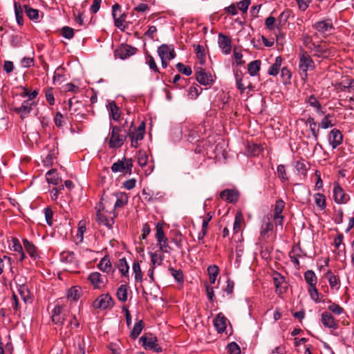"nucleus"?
I'll use <instances>...</instances> for the list:
<instances>
[{
  "label": "nucleus",
  "mask_w": 354,
  "mask_h": 354,
  "mask_svg": "<svg viewBox=\"0 0 354 354\" xmlns=\"http://www.w3.org/2000/svg\"><path fill=\"white\" fill-rule=\"evenodd\" d=\"M220 197L227 203H236L239 198V193L234 189H225L220 193Z\"/></svg>",
  "instance_id": "obj_21"
},
{
  "label": "nucleus",
  "mask_w": 354,
  "mask_h": 354,
  "mask_svg": "<svg viewBox=\"0 0 354 354\" xmlns=\"http://www.w3.org/2000/svg\"><path fill=\"white\" fill-rule=\"evenodd\" d=\"M302 41L303 44L308 48L310 51H313V47L316 44L313 42L312 37L308 34H304L302 35Z\"/></svg>",
  "instance_id": "obj_57"
},
{
  "label": "nucleus",
  "mask_w": 354,
  "mask_h": 354,
  "mask_svg": "<svg viewBox=\"0 0 354 354\" xmlns=\"http://www.w3.org/2000/svg\"><path fill=\"white\" fill-rule=\"evenodd\" d=\"M54 122L57 127L62 128L66 124V119L62 113L57 112L54 117Z\"/></svg>",
  "instance_id": "obj_59"
},
{
  "label": "nucleus",
  "mask_w": 354,
  "mask_h": 354,
  "mask_svg": "<svg viewBox=\"0 0 354 354\" xmlns=\"http://www.w3.org/2000/svg\"><path fill=\"white\" fill-rule=\"evenodd\" d=\"M207 272L209 278L210 283L213 284L215 283L216 277L219 273V268L216 265H211L207 268Z\"/></svg>",
  "instance_id": "obj_42"
},
{
  "label": "nucleus",
  "mask_w": 354,
  "mask_h": 354,
  "mask_svg": "<svg viewBox=\"0 0 354 354\" xmlns=\"http://www.w3.org/2000/svg\"><path fill=\"white\" fill-rule=\"evenodd\" d=\"M196 79L198 82L204 86L209 85L213 82L212 75L207 74L202 68H199L196 71Z\"/></svg>",
  "instance_id": "obj_18"
},
{
  "label": "nucleus",
  "mask_w": 354,
  "mask_h": 354,
  "mask_svg": "<svg viewBox=\"0 0 354 354\" xmlns=\"http://www.w3.org/2000/svg\"><path fill=\"white\" fill-rule=\"evenodd\" d=\"M15 13L17 24L20 26L23 25V8L21 5L17 2H15Z\"/></svg>",
  "instance_id": "obj_46"
},
{
  "label": "nucleus",
  "mask_w": 354,
  "mask_h": 354,
  "mask_svg": "<svg viewBox=\"0 0 354 354\" xmlns=\"http://www.w3.org/2000/svg\"><path fill=\"white\" fill-rule=\"evenodd\" d=\"M148 162V156L147 153L144 151H139L138 153V165L143 167L147 165Z\"/></svg>",
  "instance_id": "obj_60"
},
{
  "label": "nucleus",
  "mask_w": 354,
  "mask_h": 354,
  "mask_svg": "<svg viewBox=\"0 0 354 354\" xmlns=\"http://www.w3.org/2000/svg\"><path fill=\"white\" fill-rule=\"evenodd\" d=\"M60 261L76 268L78 267L79 261L73 251L65 250L60 253Z\"/></svg>",
  "instance_id": "obj_12"
},
{
  "label": "nucleus",
  "mask_w": 354,
  "mask_h": 354,
  "mask_svg": "<svg viewBox=\"0 0 354 354\" xmlns=\"http://www.w3.org/2000/svg\"><path fill=\"white\" fill-rule=\"evenodd\" d=\"M117 266L122 276L129 277V266L125 257L119 259Z\"/></svg>",
  "instance_id": "obj_40"
},
{
  "label": "nucleus",
  "mask_w": 354,
  "mask_h": 354,
  "mask_svg": "<svg viewBox=\"0 0 354 354\" xmlns=\"http://www.w3.org/2000/svg\"><path fill=\"white\" fill-rule=\"evenodd\" d=\"M294 167L298 172V174L301 175L305 176L308 169L306 162L301 159L300 160H297L293 162Z\"/></svg>",
  "instance_id": "obj_36"
},
{
  "label": "nucleus",
  "mask_w": 354,
  "mask_h": 354,
  "mask_svg": "<svg viewBox=\"0 0 354 354\" xmlns=\"http://www.w3.org/2000/svg\"><path fill=\"white\" fill-rule=\"evenodd\" d=\"M281 77L282 78L283 83L287 84L290 82L292 73L287 67H283L281 69Z\"/></svg>",
  "instance_id": "obj_55"
},
{
  "label": "nucleus",
  "mask_w": 354,
  "mask_h": 354,
  "mask_svg": "<svg viewBox=\"0 0 354 354\" xmlns=\"http://www.w3.org/2000/svg\"><path fill=\"white\" fill-rule=\"evenodd\" d=\"M282 63V58L278 56L275 58L274 63L269 68L268 73L272 76H276L281 68Z\"/></svg>",
  "instance_id": "obj_35"
},
{
  "label": "nucleus",
  "mask_w": 354,
  "mask_h": 354,
  "mask_svg": "<svg viewBox=\"0 0 354 354\" xmlns=\"http://www.w3.org/2000/svg\"><path fill=\"white\" fill-rule=\"evenodd\" d=\"M121 129L117 126H111V138L109 142L110 148H120L124 144L125 137L121 133Z\"/></svg>",
  "instance_id": "obj_3"
},
{
  "label": "nucleus",
  "mask_w": 354,
  "mask_h": 354,
  "mask_svg": "<svg viewBox=\"0 0 354 354\" xmlns=\"http://www.w3.org/2000/svg\"><path fill=\"white\" fill-rule=\"evenodd\" d=\"M333 199L337 204L346 203L349 196L346 194L343 188L338 183H335L333 189Z\"/></svg>",
  "instance_id": "obj_8"
},
{
  "label": "nucleus",
  "mask_w": 354,
  "mask_h": 354,
  "mask_svg": "<svg viewBox=\"0 0 354 354\" xmlns=\"http://www.w3.org/2000/svg\"><path fill=\"white\" fill-rule=\"evenodd\" d=\"M157 245L159 247L160 252L163 253L170 254L171 248L168 244L167 238L161 240V241H158Z\"/></svg>",
  "instance_id": "obj_54"
},
{
  "label": "nucleus",
  "mask_w": 354,
  "mask_h": 354,
  "mask_svg": "<svg viewBox=\"0 0 354 354\" xmlns=\"http://www.w3.org/2000/svg\"><path fill=\"white\" fill-rule=\"evenodd\" d=\"M325 277L328 279L331 288L338 290L340 286V279L339 277L335 275L331 270H328L325 274Z\"/></svg>",
  "instance_id": "obj_26"
},
{
  "label": "nucleus",
  "mask_w": 354,
  "mask_h": 354,
  "mask_svg": "<svg viewBox=\"0 0 354 354\" xmlns=\"http://www.w3.org/2000/svg\"><path fill=\"white\" fill-rule=\"evenodd\" d=\"M140 342H142V346L145 349H150L156 353H160L162 351L158 344L157 337L151 333L142 336L140 338Z\"/></svg>",
  "instance_id": "obj_4"
},
{
  "label": "nucleus",
  "mask_w": 354,
  "mask_h": 354,
  "mask_svg": "<svg viewBox=\"0 0 354 354\" xmlns=\"http://www.w3.org/2000/svg\"><path fill=\"white\" fill-rule=\"evenodd\" d=\"M99 269L106 273H109L112 270V264L108 256H104L98 264Z\"/></svg>",
  "instance_id": "obj_32"
},
{
  "label": "nucleus",
  "mask_w": 354,
  "mask_h": 354,
  "mask_svg": "<svg viewBox=\"0 0 354 354\" xmlns=\"http://www.w3.org/2000/svg\"><path fill=\"white\" fill-rule=\"evenodd\" d=\"M330 303V304L328 306V309L335 315H339L344 312V308L339 304L332 303L331 301Z\"/></svg>",
  "instance_id": "obj_64"
},
{
  "label": "nucleus",
  "mask_w": 354,
  "mask_h": 354,
  "mask_svg": "<svg viewBox=\"0 0 354 354\" xmlns=\"http://www.w3.org/2000/svg\"><path fill=\"white\" fill-rule=\"evenodd\" d=\"M145 133L136 130L134 132H129L128 136L131 138V147L137 148L138 147V141L144 138Z\"/></svg>",
  "instance_id": "obj_33"
},
{
  "label": "nucleus",
  "mask_w": 354,
  "mask_h": 354,
  "mask_svg": "<svg viewBox=\"0 0 354 354\" xmlns=\"http://www.w3.org/2000/svg\"><path fill=\"white\" fill-rule=\"evenodd\" d=\"M137 50L135 47L127 44H122L115 50V55L122 59H125L136 54Z\"/></svg>",
  "instance_id": "obj_6"
},
{
  "label": "nucleus",
  "mask_w": 354,
  "mask_h": 354,
  "mask_svg": "<svg viewBox=\"0 0 354 354\" xmlns=\"http://www.w3.org/2000/svg\"><path fill=\"white\" fill-rule=\"evenodd\" d=\"M145 62L147 64L151 70H152L154 73H160L158 67L156 65V61L154 58L149 53H147L145 55Z\"/></svg>",
  "instance_id": "obj_44"
},
{
  "label": "nucleus",
  "mask_w": 354,
  "mask_h": 354,
  "mask_svg": "<svg viewBox=\"0 0 354 354\" xmlns=\"http://www.w3.org/2000/svg\"><path fill=\"white\" fill-rule=\"evenodd\" d=\"M151 261L152 263V266L155 268L156 265L160 266L164 260V256L162 254H159L157 252H149V253Z\"/></svg>",
  "instance_id": "obj_48"
},
{
  "label": "nucleus",
  "mask_w": 354,
  "mask_h": 354,
  "mask_svg": "<svg viewBox=\"0 0 354 354\" xmlns=\"http://www.w3.org/2000/svg\"><path fill=\"white\" fill-rule=\"evenodd\" d=\"M155 237L158 241H161V240L166 239L164 230H163V226L161 223H158L156 225V234Z\"/></svg>",
  "instance_id": "obj_58"
},
{
  "label": "nucleus",
  "mask_w": 354,
  "mask_h": 354,
  "mask_svg": "<svg viewBox=\"0 0 354 354\" xmlns=\"http://www.w3.org/2000/svg\"><path fill=\"white\" fill-rule=\"evenodd\" d=\"M81 292L82 290L79 286H73L68 290L67 297L73 301H77L80 298Z\"/></svg>",
  "instance_id": "obj_43"
},
{
  "label": "nucleus",
  "mask_w": 354,
  "mask_h": 354,
  "mask_svg": "<svg viewBox=\"0 0 354 354\" xmlns=\"http://www.w3.org/2000/svg\"><path fill=\"white\" fill-rule=\"evenodd\" d=\"M261 61L259 59L250 62L248 65V73L251 76H255L257 75L261 67Z\"/></svg>",
  "instance_id": "obj_39"
},
{
  "label": "nucleus",
  "mask_w": 354,
  "mask_h": 354,
  "mask_svg": "<svg viewBox=\"0 0 354 354\" xmlns=\"http://www.w3.org/2000/svg\"><path fill=\"white\" fill-rule=\"evenodd\" d=\"M51 319L55 324H63L65 320V314L63 313V307L59 305H56L53 311Z\"/></svg>",
  "instance_id": "obj_17"
},
{
  "label": "nucleus",
  "mask_w": 354,
  "mask_h": 354,
  "mask_svg": "<svg viewBox=\"0 0 354 354\" xmlns=\"http://www.w3.org/2000/svg\"><path fill=\"white\" fill-rule=\"evenodd\" d=\"M24 249L30 257L36 261L40 258L39 251L38 248L30 241L27 239H23L22 240Z\"/></svg>",
  "instance_id": "obj_13"
},
{
  "label": "nucleus",
  "mask_w": 354,
  "mask_h": 354,
  "mask_svg": "<svg viewBox=\"0 0 354 354\" xmlns=\"http://www.w3.org/2000/svg\"><path fill=\"white\" fill-rule=\"evenodd\" d=\"M88 279L95 288H99L101 283V274L99 272H92L89 274Z\"/></svg>",
  "instance_id": "obj_51"
},
{
  "label": "nucleus",
  "mask_w": 354,
  "mask_h": 354,
  "mask_svg": "<svg viewBox=\"0 0 354 354\" xmlns=\"http://www.w3.org/2000/svg\"><path fill=\"white\" fill-rule=\"evenodd\" d=\"M32 104L29 100L24 101L19 107H15L14 110L16 113H21V118L23 119L30 113L32 109Z\"/></svg>",
  "instance_id": "obj_25"
},
{
  "label": "nucleus",
  "mask_w": 354,
  "mask_h": 354,
  "mask_svg": "<svg viewBox=\"0 0 354 354\" xmlns=\"http://www.w3.org/2000/svg\"><path fill=\"white\" fill-rule=\"evenodd\" d=\"M328 142L332 148L336 149L343 141V136L341 131L337 129H333L330 131L328 137Z\"/></svg>",
  "instance_id": "obj_14"
},
{
  "label": "nucleus",
  "mask_w": 354,
  "mask_h": 354,
  "mask_svg": "<svg viewBox=\"0 0 354 354\" xmlns=\"http://www.w3.org/2000/svg\"><path fill=\"white\" fill-rule=\"evenodd\" d=\"M158 54L160 59L171 60L176 57L174 48L172 45L162 44L158 48Z\"/></svg>",
  "instance_id": "obj_10"
},
{
  "label": "nucleus",
  "mask_w": 354,
  "mask_h": 354,
  "mask_svg": "<svg viewBox=\"0 0 354 354\" xmlns=\"http://www.w3.org/2000/svg\"><path fill=\"white\" fill-rule=\"evenodd\" d=\"M305 102L313 108L317 114H324V111H322V106L320 102L314 95H311L307 97L305 100Z\"/></svg>",
  "instance_id": "obj_22"
},
{
  "label": "nucleus",
  "mask_w": 354,
  "mask_h": 354,
  "mask_svg": "<svg viewBox=\"0 0 354 354\" xmlns=\"http://www.w3.org/2000/svg\"><path fill=\"white\" fill-rule=\"evenodd\" d=\"M18 292L25 303L30 299V291L27 285L24 283L17 284Z\"/></svg>",
  "instance_id": "obj_38"
},
{
  "label": "nucleus",
  "mask_w": 354,
  "mask_h": 354,
  "mask_svg": "<svg viewBox=\"0 0 354 354\" xmlns=\"http://www.w3.org/2000/svg\"><path fill=\"white\" fill-rule=\"evenodd\" d=\"M118 299L121 301H126L127 300V286L125 284L121 285L116 292Z\"/></svg>",
  "instance_id": "obj_47"
},
{
  "label": "nucleus",
  "mask_w": 354,
  "mask_h": 354,
  "mask_svg": "<svg viewBox=\"0 0 354 354\" xmlns=\"http://www.w3.org/2000/svg\"><path fill=\"white\" fill-rule=\"evenodd\" d=\"M194 51L196 54L198 59L200 61L201 64H204L205 62V49L204 47L200 44L194 45Z\"/></svg>",
  "instance_id": "obj_49"
},
{
  "label": "nucleus",
  "mask_w": 354,
  "mask_h": 354,
  "mask_svg": "<svg viewBox=\"0 0 354 354\" xmlns=\"http://www.w3.org/2000/svg\"><path fill=\"white\" fill-rule=\"evenodd\" d=\"M312 52L314 56L318 57H326L330 54V50L327 47L326 43L324 41H320L319 44H315Z\"/></svg>",
  "instance_id": "obj_20"
},
{
  "label": "nucleus",
  "mask_w": 354,
  "mask_h": 354,
  "mask_svg": "<svg viewBox=\"0 0 354 354\" xmlns=\"http://www.w3.org/2000/svg\"><path fill=\"white\" fill-rule=\"evenodd\" d=\"M109 116L113 120L118 121L120 118V111L119 107L116 105L115 102H111L109 103L107 106Z\"/></svg>",
  "instance_id": "obj_31"
},
{
  "label": "nucleus",
  "mask_w": 354,
  "mask_h": 354,
  "mask_svg": "<svg viewBox=\"0 0 354 354\" xmlns=\"http://www.w3.org/2000/svg\"><path fill=\"white\" fill-rule=\"evenodd\" d=\"M304 279L306 283L309 285V287H313L316 286L317 282V278L314 271L309 270L304 273Z\"/></svg>",
  "instance_id": "obj_41"
},
{
  "label": "nucleus",
  "mask_w": 354,
  "mask_h": 354,
  "mask_svg": "<svg viewBox=\"0 0 354 354\" xmlns=\"http://www.w3.org/2000/svg\"><path fill=\"white\" fill-rule=\"evenodd\" d=\"M272 278L276 288V292L278 295L280 296L285 293L287 290L288 286L285 281L284 277L279 272H274Z\"/></svg>",
  "instance_id": "obj_11"
},
{
  "label": "nucleus",
  "mask_w": 354,
  "mask_h": 354,
  "mask_svg": "<svg viewBox=\"0 0 354 354\" xmlns=\"http://www.w3.org/2000/svg\"><path fill=\"white\" fill-rule=\"evenodd\" d=\"M315 203L317 207H319L321 209H326V197L324 194L321 193H317L314 194Z\"/></svg>",
  "instance_id": "obj_45"
},
{
  "label": "nucleus",
  "mask_w": 354,
  "mask_h": 354,
  "mask_svg": "<svg viewBox=\"0 0 354 354\" xmlns=\"http://www.w3.org/2000/svg\"><path fill=\"white\" fill-rule=\"evenodd\" d=\"M144 199L149 203L156 201L162 197V195L160 192L155 193L152 190H148L146 189H143L142 192Z\"/></svg>",
  "instance_id": "obj_28"
},
{
  "label": "nucleus",
  "mask_w": 354,
  "mask_h": 354,
  "mask_svg": "<svg viewBox=\"0 0 354 354\" xmlns=\"http://www.w3.org/2000/svg\"><path fill=\"white\" fill-rule=\"evenodd\" d=\"M46 180L48 183L55 185H59L62 183V179L58 176L55 169L48 171L46 174Z\"/></svg>",
  "instance_id": "obj_30"
},
{
  "label": "nucleus",
  "mask_w": 354,
  "mask_h": 354,
  "mask_svg": "<svg viewBox=\"0 0 354 354\" xmlns=\"http://www.w3.org/2000/svg\"><path fill=\"white\" fill-rule=\"evenodd\" d=\"M313 27L320 33H325L334 28L331 19H329L317 21Z\"/></svg>",
  "instance_id": "obj_19"
},
{
  "label": "nucleus",
  "mask_w": 354,
  "mask_h": 354,
  "mask_svg": "<svg viewBox=\"0 0 354 354\" xmlns=\"http://www.w3.org/2000/svg\"><path fill=\"white\" fill-rule=\"evenodd\" d=\"M299 251L300 248L292 247L291 251L289 252V257L297 269H299L300 268V263L298 259V258L301 257L300 254L298 252Z\"/></svg>",
  "instance_id": "obj_37"
},
{
  "label": "nucleus",
  "mask_w": 354,
  "mask_h": 354,
  "mask_svg": "<svg viewBox=\"0 0 354 354\" xmlns=\"http://www.w3.org/2000/svg\"><path fill=\"white\" fill-rule=\"evenodd\" d=\"M234 76L236 82V87L241 91V93H243L247 87L249 88L251 86V83L250 82L249 80H248L247 82V85H245V84L243 82L244 80L243 77V75L241 72L239 73L238 71H236L234 73ZM247 80H248V78H247Z\"/></svg>",
  "instance_id": "obj_27"
},
{
  "label": "nucleus",
  "mask_w": 354,
  "mask_h": 354,
  "mask_svg": "<svg viewBox=\"0 0 354 354\" xmlns=\"http://www.w3.org/2000/svg\"><path fill=\"white\" fill-rule=\"evenodd\" d=\"M168 270L170 274L174 277L177 282L183 281V273L181 270H176L174 268L170 267Z\"/></svg>",
  "instance_id": "obj_56"
},
{
  "label": "nucleus",
  "mask_w": 354,
  "mask_h": 354,
  "mask_svg": "<svg viewBox=\"0 0 354 354\" xmlns=\"http://www.w3.org/2000/svg\"><path fill=\"white\" fill-rule=\"evenodd\" d=\"M133 271L135 274V279L137 281H142V272L138 261H135L133 263Z\"/></svg>",
  "instance_id": "obj_50"
},
{
  "label": "nucleus",
  "mask_w": 354,
  "mask_h": 354,
  "mask_svg": "<svg viewBox=\"0 0 354 354\" xmlns=\"http://www.w3.org/2000/svg\"><path fill=\"white\" fill-rule=\"evenodd\" d=\"M25 11L27 16L31 20H37L39 18V11L37 9L30 8L29 6H24Z\"/></svg>",
  "instance_id": "obj_52"
},
{
  "label": "nucleus",
  "mask_w": 354,
  "mask_h": 354,
  "mask_svg": "<svg viewBox=\"0 0 354 354\" xmlns=\"http://www.w3.org/2000/svg\"><path fill=\"white\" fill-rule=\"evenodd\" d=\"M111 171L114 173L117 172H122L125 174V169L124 166V160H118L117 162H114L111 166Z\"/></svg>",
  "instance_id": "obj_62"
},
{
  "label": "nucleus",
  "mask_w": 354,
  "mask_h": 354,
  "mask_svg": "<svg viewBox=\"0 0 354 354\" xmlns=\"http://www.w3.org/2000/svg\"><path fill=\"white\" fill-rule=\"evenodd\" d=\"M308 292L310 296V298L316 303L322 302V300L319 299V293L318 292L317 288H316V286H314L313 287H309Z\"/></svg>",
  "instance_id": "obj_63"
},
{
  "label": "nucleus",
  "mask_w": 354,
  "mask_h": 354,
  "mask_svg": "<svg viewBox=\"0 0 354 354\" xmlns=\"http://www.w3.org/2000/svg\"><path fill=\"white\" fill-rule=\"evenodd\" d=\"M285 203L282 200H277L274 204L273 216H282V212L284 209Z\"/></svg>",
  "instance_id": "obj_61"
},
{
  "label": "nucleus",
  "mask_w": 354,
  "mask_h": 354,
  "mask_svg": "<svg viewBox=\"0 0 354 354\" xmlns=\"http://www.w3.org/2000/svg\"><path fill=\"white\" fill-rule=\"evenodd\" d=\"M274 230V225L270 218H265L261 227L260 236L265 238L269 232H272Z\"/></svg>",
  "instance_id": "obj_24"
},
{
  "label": "nucleus",
  "mask_w": 354,
  "mask_h": 354,
  "mask_svg": "<svg viewBox=\"0 0 354 354\" xmlns=\"http://www.w3.org/2000/svg\"><path fill=\"white\" fill-rule=\"evenodd\" d=\"M113 305V299L109 294H102L93 302L95 309L105 310Z\"/></svg>",
  "instance_id": "obj_7"
},
{
  "label": "nucleus",
  "mask_w": 354,
  "mask_h": 354,
  "mask_svg": "<svg viewBox=\"0 0 354 354\" xmlns=\"http://www.w3.org/2000/svg\"><path fill=\"white\" fill-rule=\"evenodd\" d=\"M218 43L223 53L225 55L230 53L232 50V40L228 36L219 33Z\"/></svg>",
  "instance_id": "obj_16"
},
{
  "label": "nucleus",
  "mask_w": 354,
  "mask_h": 354,
  "mask_svg": "<svg viewBox=\"0 0 354 354\" xmlns=\"http://www.w3.org/2000/svg\"><path fill=\"white\" fill-rule=\"evenodd\" d=\"M126 15L122 13H119V17L114 19L115 26L120 29L122 31H124L126 26L124 25Z\"/></svg>",
  "instance_id": "obj_53"
},
{
  "label": "nucleus",
  "mask_w": 354,
  "mask_h": 354,
  "mask_svg": "<svg viewBox=\"0 0 354 354\" xmlns=\"http://www.w3.org/2000/svg\"><path fill=\"white\" fill-rule=\"evenodd\" d=\"M301 120L304 121L306 124L309 125V129L312 133V136L315 141L316 142V145H318L320 147H322V145H320L318 142V138L319 134V124L317 125V123L315 122V119L311 116H309L306 120L304 119H302Z\"/></svg>",
  "instance_id": "obj_15"
},
{
  "label": "nucleus",
  "mask_w": 354,
  "mask_h": 354,
  "mask_svg": "<svg viewBox=\"0 0 354 354\" xmlns=\"http://www.w3.org/2000/svg\"><path fill=\"white\" fill-rule=\"evenodd\" d=\"M214 325L219 333H223L227 327V319L219 313L214 320Z\"/></svg>",
  "instance_id": "obj_23"
},
{
  "label": "nucleus",
  "mask_w": 354,
  "mask_h": 354,
  "mask_svg": "<svg viewBox=\"0 0 354 354\" xmlns=\"http://www.w3.org/2000/svg\"><path fill=\"white\" fill-rule=\"evenodd\" d=\"M321 322L327 328L336 330L339 328L338 321L335 319L330 313L327 311L322 313Z\"/></svg>",
  "instance_id": "obj_9"
},
{
  "label": "nucleus",
  "mask_w": 354,
  "mask_h": 354,
  "mask_svg": "<svg viewBox=\"0 0 354 354\" xmlns=\"http://www.w3.org/2000/svg\"><path fill=\"white\" fill-rule=\"evenodd\" d=\"M69 111L72 119L75 118L76 120L81 122L82 120L86 118V114L81 113L80 109L82 108V104L79 101H76L75 103L73 102V99L71 98L68 100Z\"/></svg>",
  "instance_id": "obj_5"
},
{
  "label": "nucleus",
  "mask_w": 354,
  "mask_h": 354,
  "mask_svg": "<svg viewBox=\"0 0 354 354\" xmlns=\"http://www.w3.org/2000/svg\"><path fill=\"white\" fill-rule=\"evenodd\" d=\"M95 209L97 222L107 227L109 229H111L114 224V218L118 216L115 209L109 211L102 201L97 205Z\"/></svg>",
  "instance_id": "obj_1"
},
{
  "label": "nucleus",
  "mask_w": 354,
  "mask_h": 354,
  "mask_svg": "<svg viewBox=\"0 0 354 354\" xmlns=\"http://www.w3.org/2000/svg\"><path fill=\"white\" fill-rule=\"evenodd\" d=\"M299 69L304 73L305 77L307 76V71L313 70L315 68V63L311 57L304 49H300L299 53Z\"/></svg>",
  "instance_id": "obj_2"
},
{
  "label": "nucleus",
  "mask_w": 354,
  "mask_h": 354,
  "mask_svg": "<svg viewBox=\"0 0 354 354\" xmlns=\"http://www.w3.org/2000/svg\"><path fill=\"white\" fill-rule=\"evenodd\" d=\"M117 200L114 204V208H121L128 203L129 197L125 192H118L115 194Z\"/></svg>",
  "instance_id": "obj_29"
},
{
  "label": "nucleus",
  "mask_w": 354,
  "mask_h": 354,
  "mask_svg": "<svg viewBox=\"0 0 354 354\" xmlns=\"http://www.w3.org/2000/svg\"><path fill=\"white\" fill-rule=\"evenodd\" d=\"M145 327V323L142 320L136 322L131 331L130 337L133 339H136L141 333Z\"/></svg>",
  "instance_id": "obj_34"
}]
</instances>
